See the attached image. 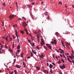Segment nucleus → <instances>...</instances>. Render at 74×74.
I'll return each mask as SVG.
<instances>
[{"instance_id": "obj_1", "label": "nucleus", "mask_w": 74, "mask_h": 74, "mask_svg": "<svg viewBox=\"0 0 74 74\" xmlns=\"http://www.w3.org/2000/svg\"><path fill=\"white\" fill-rule=\"evenodd\" d=\"M72 53L73 54V55L71 54V56H69V57H70V59H72V60H73V59H74V51H73V50H72Z\"/></svg>"}, {"instance_id": "obj_2", "label": "nucleus", "mask_w": 74, "mask_h": 74, "mask_svg": "<svg viewBox=\"0 0 74 74\" xmlns=\"http://www.w3.org/2000/svg\"><path fill=\"white\" fill-rule=\"evenodd\" d=\"M40 39L42 41V43H41L40 44H41L42 46H43V44H44V41L42 38H41Z\"/></svg>"}, {"instance_id": "obj_3", "label": "nucleus", "mask_w": 74, "mask_h": 74, "mask_svg": "<svg viewBox=\"0 0 74 74\" xmlns=\"http://www.w3.org/2000/svg\"><path fill=\"white\" fill-rule=\"evenodd\" d=\"M14 16H15V15H10L9 17V18H10V19H12L14 17Z\"/></svg>"}, {"instance_id": "obj_4", "label": "nucleus", "mask_w": 74, "mask_h": 74, "mask_svg": "<svg viewBox=\"0 0 74 74\" xmlns=\"http://www.w3.org/2000/svg\"><path fill=\"white\" fill-rule=\"evenodd\" d=\"M60 67L61 69H63L66 68V66H65L63 64L62 65V66H60Z\"/></svg>"}, {"instance_id": "obj_5", "label": "nucleus", "mask_w": 74, "mask_h": 74, "mask_svg": "<svg viewBox=\"0 0 74 74\" xmlns=\"http://www.w3.org/2000/svg\"><path fill=\"white\" fill-rule=\"evenodd\" d=\"M23 26H24V27L25 28V26H27V24L26 23V22H23Z\"/></svg>"}, {"instance_id": "obj_6", "label": "nucleus", "mask_w": 74, "mask_h": 74, "mask_svg": "<svg viewBox=\"0 0 74 74\" xmlns=\"http://www.w3.org/2000/svg\"><path fill=\"white\" fill-rule=\"evenodd\" d=\"M46 45L47 46V47H48V48H49L50 49L52 50V49L51 48L52 46H51L50 45H49V44H47Z\"/></svg>"}, {"instance_id": "obj_7", "label": "nucleus", "mask_w": 74, "mask_h": 74, "mask_svg": "<svg viewBox=\"0 0 74 74\" xmlns=\"http://www.w3.org/2000/svg\"><path fill=\"white\" fill-rule=\"evenodd\" d=\"M66 58L68 60V61H69V62H70V63H72V62L71 61V60H70L68 56H66Z\"/></svg>"}, {"instance_id": "obj_8", "label": "nucleus", "mask_w": 74, "mask_h": 74, "mask_svg": "<svg viewBox=\"0 0 74 74\" xmlns=\"http://www.w3.org/2000/svg\"><path fill=\"white\" fill-rule=\"evenodd\" d=\"M61 43L62 44V45H63V46L64 47V48H66V47H65V45H64V42L62 40H61Z\"/></svg>"}, {"instance_id": "obj_9", "label": "nucleus", "mask_w": 74, "mask_h": 74, "mask_svg": "<svg viewBox=\"0 0 74 74\" xmlns=\"http://www.w3.org/2000/svg\"><path fill=\"white\" fill-rule=\"evenodd\" d=\"M49 67L52 69L53 67V65L52 64H50L49 66Z\"/></svg>"}, {"instance_id": "obj_10", "label": "nucleus", "mask_w": 74, "mask_h": 74, "mask_svg": "<svg viewBox=\"0 0 74 74\" xmlns=\"http://www.w3.org/2000/svg\"><path fill=\"white\" fill-rule=\"evenodd\" d=\"M32 51L33 52V53H34V54H35V55H36V51H34V50H32Z\"/></svg>"}, {"instance_id": "obj_11", "label": "nucleus", "mask_w": 74, "mask_h": 74, "mask_svg": "<svg viewBox=\"0 0 74 74\" xmlns=\"http://www.w3.org/2000/svg\"><path fill=\"white\" fill-rule=\"evenodd\" d=\"M56 34L57 37H59V33L58 32H56Z\"/></svg>"}, {"instance_id": "obj_12", "label": "nucleus", "mask_w": 74, "mask_h": 74, "mask_svg": "<svg viewBox=\"0 0 74 74\" xmlns=\"http://www.w3.org/2000/svg\"><path fill=\"white\" fill-rule=\"evenodd\" d=\"M21 48V46L19 45H18L17 46V48L18 49H19Z\"/></svg>"}, {"instance_id": "obj_13", "label": "nucleus", "mask_w": 74, "mask_h": 74, "mask_svg": "<svg viewBox=\"0 0 74 74\" xmlns=\"http://www.w3.org/2000/svg\"><path fill=\"white\" fill-rule=\"evenodd\" d=\"M23 53H22L21 54V58H23Z\"/></svg>"}, {"instance_id": "obj_14", "label": "nucleus", "mask_w": 74, "mask_h": 74, "mask_svg": "<svg viewBox=\"0 0 74 74\" xmlns=\"http://www.w3.org/2000/svg\"><path fill=\"white\" fill-rule=\"evenodd\" d=\"M9 51L10 52H13V50L12 49H10V48L9 49Z\"/></svg>"}, {"instance_id": "obj_15", "label": "nucleus", "mask_w": 74, "mask_h": 74, "mask_svg": "<svg viewBox=\"0 0 74 74\" xmlns=\"http://www.w3.org/2000/svg\"><path fill=\"white\" fill-rule=\"evenodd\" d=\"M16 67L18 69H20V68H21V67H20V66H19V65H16Z\"/></svg>"}, {"instance_id": "obj_16", "label": "nucleus", "mask_w": 74, "mask_h": 74, "mask_svg": "<svg viewBox=\"0 0 74 74\" xmlns=\"http://www.w3.org/2000/svg\"><path fill=\"white\" fill-rule=\"evenodd\" d=\"M16 36L17 37V38L18 43H19V38H18V35Z\"/></svg>"}, {"instance_id": "obj_17", "label": "nucleus", "mask_w": 74, "mask_h": 74, "mask_svg": "<svg viewBox=\"0 0 74 74\" xmlns=\"http://www.w3.org/2000/svg\"><path fill=\"white\" fill-rule=\"evenodd\" d=\"M23 65H24V67H26V64H25V63L24 62H23Z\"/></svg>"}, {"instance_id": "obj_18", "label": "nucleus", "mask_w": 74, "mask_h": 74, "mask_svg": "<svg viewBox=\"0 0 74 74\" xmlns=\"http://www.w3.org/2000/svg\"><path fill=\"white\" fill-rule=\"evenodd\" d=\"M54 42L55 45H56V44L57 43V42H56V40H54Z\"/></svg>"}, {"instance_id": "obj_19", "label": "nucleus", "mask_w": 74, "mask_h": 74, "mask_svg": "<svg viewBox=\"0 0 74 74\" xmlns=\"http://www.w3.org/2000/svg\"><path fill=\"white\" fill-rule=\"evenodd\" d=\"M36 67V68H37V69L38 70H40V68L39 67Z\"/></svg>"}, {"instance_id": "obj_20", "label": "nucleus", "mask_w": 74, "mask_h": 74, "mask_svg": "<svg viewBox=\"0 0 74 74\" xmlns=\"http://www.w3.org/2000/svg\"><path fill=\"white\" fill-rule=\"evenodd\" d=\"M14 72L15 73V74H18V73H17V72H16V70H15Z\"/></svg>"}, {"instance_id": "obj_21", "label": "nucleus", "mask_w": 74, "mask_h": 74, "mask_svg": "<svg viewBox=\"0 0 74 74\" xmlns=\"http://www.w3.org/2000/svg\"><path fill=\"white\" fill-rule=\"evenodd\" d=\"M44 15H48V13H47V12H45L44 13Z\"/></svg>"}, {"instance_id": "obj_22", "label": "nucleus", "mask_w": 74, "mask_h": 74, "mask_svg": "<svg viewBox=\"0 0 74 74\" xmlns=\"http://www.w3.org/2000/svg\"><path fill=\"white\" fill-rule=\"evenodd\" d=\"M43 47L45 49H46V50H47V47H45V46H43Z\"/></svg>"}, {"instance_id": "obj_23", "label": "nucleus", "mask_w": 74, "mask_h": 74, "mask_svg": "<svg viewBox=\"0 0 74 74\" xmlns=\"http://www.w3.org/2000/svg\"><path fill=\"white\" fill-rule=\"evenodd\" d=\"M36 48H37V49H38V50H40V48H39V47H38V46H37L36 47Z\"/></svg>"}, {"instance_id": "obj_24", "label": "nucleus", "mask_w": 74, "mask_h": 74, "mask_svg": "<svg viewBox=\"0 0 74 74\" xmlns=\"http://www.w3.org/2000/svg\"><path fill=\"white\" fill-rule=\"evenodd\" d=\"M66 46H68V45H69V43H68L67 42H66Z\"/></svg>"}, {"instance_id": "obj_25", "label": "nucleus", "mask_w": 74, "mask_h": 74, "mask_svg": "<svg viewBox=\"0 0 74 74\" xmlns=\"http://www.w3.org/2000/svg\"><path fill=\"white\" fill-rule=\"evenodd\" d=\"M32 18L33 19V20H34V19L35 18V17L33 16L32 17Z\"/></svg>"}, {"instance_id": "obj_26", "label": "nucleus", "mask_w": 74, "mask_h": 74, "mask_svg": "<svg viewBox=\"0 0 74 74\" xmlns=\"http://www.w3.org/2000/svg\"><path fill=\"white\" fill-rule=\"evenodd\" d=\"M31 57H32V56H33V53L32 52L31 53Z\"/></svg>"}, {"instance_id": "obj_27", "label": "nucleus", "mask_w": 74, "mask_h": 74, "mask_svg": "<svg viewBox=\"0 0 74 74\" xmlns=\"http://www.w3.org/2000/svg\"><path fill=\"white\" fill-rule=\"evenodd\" d=\"M12 47V48H14V42H13Z\"/></svg>"}, {"instance_id": "obj_28", "label": "nucleus", "mask_w": 74, "mask_h": 74, "mask_svg": "<svg viewBox=\"0 0 74 74\" xmlns=\"http://www.w3.org/2000/svg\"><path fill=\"white\" fill-rule=\"evenodd\" d=\"M59 62H58V63H59V64L60 63H61V62H60V59H59Z\"/></svg>"}, {"instance_id": "obj_29", "label": "nucleus", "mask_w": 74, "mask_h": 74, "mask_svg": "<svg viewBox=\"0 0 74 74\" xmlns=\"http://www.w3.org/2000/svg\"><path fill=\"white\" fill-rule=\"evenodd\" d=\"M20 32L21 33H22V34H24V32L23 31H21Z\"/></svg>"}, {"instance_id": "obj_30", "label": "nucleus", "mask_w": 74, "mask_h": 74, "mask_svg": "<svg viewBox=\"0 0 74 74\" xmlns=\"http://www.w3.org/2000/svg\"><path fill=\"white\" fill-rule=\"evenodd\" d=\"M63 58H65V60H67V59H66V57L65 56H63Z\"/></svg>"}, {"instance_id": "obj_31", "label": "nucleus", "mask_w": 74, "mask_h": 74, "mask_svg": "<svg viewBox=\"0 0 74 74\" xmlns=\"http://www.w3.org/2000/svg\"><path fill=\"white\" fill-rule=\"evenodd\" d=\"M15 33H16V36H18V34H17V31L16 30L15 31Z\"/></svg>"}, {"instance_id": "obj_32", "label": "nucleus", "mask_w": 74, "mask_h": 74, "mask_svg": "<svg viewBox=\"0 0 74 74\" xmlns=\"http://www.w3.org/2000/svg\"><path fill=\"white\" fill-rule=\"evenodd\" d=\"M61 60L63 63H64V61L63 59H61Z\"/></svg>"}, {"instance_id": "obj_33", "label": "nucleus", "mask_w": 74, "mask_h": 74, "mask_svg": "<svg viewBox=\"0 0 74 74\" xmlns=\"http://www.w3.org/2000/svg\"><path fill=\"white\" fill-rule=\"evenodd\" d=\"M18 21H21V18H18Z\"/></svg>"}, {"instance_id": "obj_34", "label": "nucleus", "mask_w": 74, "mask_h": 74, "mask_svg": "<svg viewBox=\"0 0 74 74\" xmlns=\"http://www.w3.org/2000/svg\"><path fill=\"white\" fill-rule=\"evenodd\" d=\"M43 71L44 73H45V72H47V70H45V71Z\"/></svg>"}, {"instance_id": "obj_35", "label": "nucleus", "mask_w": 74, "mask_h": 74, "mask_svg": "<svg viewBox=\"0 0 74 74\" xmlns=\"http://www.w3.org/2000/svg\"><path fill=\"white\" fill-rule=\"evenodd\" d=\"M55 50L57 52H59V51L58 50H57V49H55Z\"/></svg>"}, {"instance_id": "obj_36", "label": "nucleus", "mask_w": 74, "mask_h": 74, "mask_svg": "<svg viewBox=\"0 0 74 74\" xmlns=\"http://www.w3.org/2000/svg\"><path fill=\"white\" fill-rule=\"evenodd\" d=\"M32 46H35V45L33 42H32Z\"/></svg>"}, {"instance_id": "obj_37", "label": "nucleus", "mask_w": 74, "mask_h": 74, "mask_svg": "<svg viewBox=\"0 0 74 74\" xmlns=\"http://www.w3.org/2000/svg\"><path fill=\"white\" fill-rule=\"evenodd\" d=\"M5 48H6V49L8 48L7 47V45H5Z\"/></svg>"}, {"instance_id": "obj_38", "label": "nucleus", "mask_w": 74, "mask_h": 74, "mask_svg": "<svg viewBox=\"0 0 74 74\" xmlns=\"http://www.w3.org/2000/svg\"><path fill=\"white\" fill-rule=\"evenodd\" d=\"M31 39L32 40H34V37H31Z\"/></svg>"}, {"instance_id": "obj_39", "label": "nucleus", "mask_w": 74, "mask_h": 74, "mask_svg": "<svg viewBox=\"0 0 74 74\" xmlns=\"http://www.w3.org/2000/svg\"><path fill=\"white\" fill-rule=\"evenodd\" d=\"M27 39L28 42H30V40H29V39H28V38H27Z\"/></svg>"}, {"instance_id": "obj_40", "label": "nucleus", "mask_w": 74, "mask_h": 74, "mask_svg": "<svg viewBox=\"0 0 74 74\" xmlns=\"http://www.w3.org/2000/svg\"><path fill=\"white\" fill-rule=\"evenodd\" d=\"M17 54H18L17 53H16V56H18V55H17Z\"/></svg>"}, {"instance_id": "obj_41", "label": "nucleus", "mask_w": 74, "mask_h": 74, "mask_svg": "<svg viewBox=\"0 0 74 74\" xmlns=\"http://www.w3.org/2000/svg\"><path fill=\"white\" fill-rule=\"evenodd\" d=\"M5 38V40H7V41H8V39H7V38H8V37H6V38Z\"/></svg>"}, {"instance_id": "obj_42", "label": "nucleus", "mask_w": 74, "mask_h": 74, "mask_svg": "<svg viewBox=\"0 0 74 74\" xmlns=\"http://www.w3.org/2000/svg\"><path fill=\"white\" fill-rule=\"evenodd\" d=\"M39 57H40L42 59H43V57L41 56H39Z\"/></svg>"}, {"instance_id": "obj_43", "label": "nucleus", "mask_w": 74, "mask_h": 74, "mask_svg": "<svg viewBox=\"0 0 74 74\" xmlns=\"http://www.w3.org/2000/svg\"><path fill=\"white\" fill-rule=\"evenodd\" d=\"M52 69L50 70V72L51 73H52Z\"/></svg>"}, {"instance_id": "obj_44", "label": "nucleus", "mask_w": 74, "mask_h": 74, "mask_svg": "<svg viewBox=\"0 0 74 74\" xmlns=\"http://www.w3.org/2000/svg\"><path fill=\"white\" fill-rule=\"evenodd\" d=\"M60 56H61V57H63V56H62V55L61 54H60Z\"/></svg>"}, {"instance_id": "obj_45", "label": "nucleus", "mask_w": 74, "mask_h": 74, "mask_svg": "<svg viewBox=\"0 0 74 74\" xmlns=\"http://www.w3.org/2000/svg\"><path fill=\"white\" fill-rule=\"evenodd\" d=\"M2 25H3V26H4V21H3V22H2Z\"/></svg>"}, {"instance_id": "obj_46", "label": "nucleus", "mask_w": 74, "mask_h": 74, "mask_svg": "<svg viewBox=\"0 0 74 74\" xmlns=\"http://www.w3.org/2000/svg\"><path fill=\"white\" fill-rule=\"evenodd\" d=\"M53 56L54 59H55V55H54L53 54Z\"/></svg>"}, {"instance_id": "obj_47", "label": "nucleus", "mask_w": 74, "mask_h": 74, "mask_svg": "<svg viewBox=\"0 0 74 74\" xmlns=\"http://www.w3.org/2000/svg\"><path fill=\"white\" fill-rule=\"evenodd\" d=\"M58 4H62V3L61 2H59L58 3Z\"/></svg>"}, {"instance_id": "obj_48", "label": "nucleus", "mask_w": 74, "mask_h": 74, "mask_svg": "<svg viewBox=\"0 0 74 74\" xmlns=\"http://www.w3.org/2000/svg\"><path fill=\"white\" fill-rule=\"evenodd\" d=\"M47 66H49V64H48V62L47 63Z\"/></svg>"}, {"instance_id": "obj_49", "label": "nucleus", "mask_w": 74, "mask_h": 74, "mask_svg": "<svg viewBox=\"0 0 74 74\" xmlns=\"http://www.w3.org/2000/svg\"><path fill=\"white\" fill-rule=\"evenodd\" d=\"M27 34H29V33H28V31H26Z\"/></svg>"}, {"instance_id": "obj_50", "label": "nucleus", "mask_w": 74, "mask_h": 74, "mask_svg": "<svg viewBox=\"0 0 74 74\" xmlns=\"http://www.w3.org/2000/svg\"><path fill=\"white\" fill-rule=\"evenodd\" d=\"M10 74H13V71H12L11 72Z\"/></svg>"}, {"instance_id": "obj_51", "label": "nucleus", "mask_w": 74, "mask_h": 74, "mask_svg": "<svg viewBox=\"0 0 74 74\" xmlns=\"http://www.w3.org/2000/svg\"><path fill=\"white\" fill-rule=\"evenodd\" d=\"M72 63H73V64H74V60H72Z\"/></svg>"}, {"instance_id": "obj_52", "label": "nucleus", "mask_w": 74, "mask_h": 74, "mask_svg": "<svg viewBox=\"0 0 74 74\" xmlns=\"http://www.w3.org/2000/svg\"><path fill=\"white\" fill-rule=\"evenodd\" d=\"M17 51H18V53H19V51H21V50H17Z\"/></svg>"}, {"instance_id": "obj_53", "label": "nucleus", "mask_w": 74, "mask_h": 74, "mask_svg": "<svg viewBox=\"0 0 74 74\" xmlns=\"http://www.w3.org/2000/svg\"><path fill=\"white\" fill-rule=\"evenodd\" d=\"M51 43L52 44H54V42H52Z\"/></svg>"}, {"instance_id": "obj_54", "label": "nucleus", "mask_w": 74, "mask_h": 74, "mask_svg": "<svg viewBox=\"0 0 74 74\" xmlns=\"http://www.w3.org/2000/svg\"><path fill=\"white\" fill-rule=\"evenodd\" d=\"M61 52H62V53H63V52H64V51H63V50H61Z\"/></svg>"}, {"instance_id": "obj_55", "label": "nucleus", "mask_w": 74, "mask_h": 74, "mask_svg": "<svg viewBox=\"0 0 74 74\" xmlns=\"http://www.w3.org/2000/svg\"><path fill=\"white\" fill-rule=\"evenodd\" d=\"M3 5H4V6H5V3H4L3 4Z\"/></svg>"}, {"instance_id": "obj_56", "label": "nucleus", "mask_w": 74, "mask_h": 74, "mask_svg": "<svg viewBox=\"0 0 74 74\" xmlns=\"http://www.w3.org/2000/svg\"><path fill=\"white\" fill-rule=\"evenodd\" d=\"M3 47H1V48H0V49H3Z\"/></svg>"}, {"instance_id": "obj_57", "label": "nucleus", "mask_w": 74, "mask_h": 74, "mask_svg": "<svg viewBox=\"0 0 74 74\" xmlns=\"http://www.w3.org/2000/svg\"><path fill=\"white\" fill-rule=\"evenodd\" d=\"M3 47H1V48H0V49H3Z\"/></svg>"}, {"instance_id": "obj_58", "label": "nucleus", "mask_w": 74, "mask_h": 74, "mask_svg": "<svg viewBox=\"0 0 74 74\" xmlns=\"http://www.w3.org/2000/svg\"><path fill=\"white\" fill-rule=\"evenodd\" d=\"M25 30L26 31V32L27 31V29H25Z\"/></svg>"}, {"instance_id": "obj_59", "label": "nucleus", "mask_w": 74, "mask_h": 74, "mask_svg": "<svg viewBox=\"0 0 74 74\" xmlns=\"http://www.w3.org/2000/svg\"><path fill=\"white\" fill-rule=\"evenodd\" d=\"M38 42H40V40H39V39H38Z\"/></svg>"}, {"instance_id": "obj_60", "label": "nucleus", "mask_w": 74, "mask_h": 74, "mask_svg": "<svg viewBox=\"0 0 74 74\" xmlns=\"http://www.w3.org/2000/svg\"><path fill=\"white\" fill-rule=\"evenodd\" d=\"M10 40L11 41L12 40V38L10 37Z\"/></svg>"}, {"instance_id": "obj_61", "label": "nucleus", "mask_w": 74, "mask_h": 74, "mask_svg": "<svg viewBox=\"0 0 74 74\" xmlns=\"http://www.w3.org/2000/svg\"><path fill=\"white\" fill-rule=\"evenodd\" d=\"M52 64H53V65H55V64L53 63H52Z\"/></svg>"}, {"instance_id": "obj_62", "label": "nucleus", "mask_w": 74, "mask_h": 74, "mask_svg": "<svg viewBox=\"0 0 74 74\" xmlns=\"http://www.w3.org/2000/svg\"><path fill=\"white\" fill-rule=\"evenodd\" d=\"M55 57L56 59H58V57L57 56H56Z\"/></svg>"}, {"instance_id": "obj_63", "label": "nucleus", "mask_w": 74, "mask_h": 74, "mask_svg": "<svg viewBox=\"0 0 74 74\" xmlns=\"http://www.w3.org/2000/svg\"><path fill=\"white\" fill-rule=\"evenodd\" d=\"M41 55H42V57H44V56L42 54H41Z\"/></svg>"}, {"instance_id": "obj_64", "label": "nucleus", "mask_w": 74, "mask_h": 74, "mask_svg": "<svg viewBox=\"0 0 74 74\" xmlns=\"http://www.w3.org/2000/svg\"><path fill=\"white\" fill-rule=\"evenodd\" d=\"M72 7H73V8H74V5H72Z\"/></svg>"}]
</instances>
